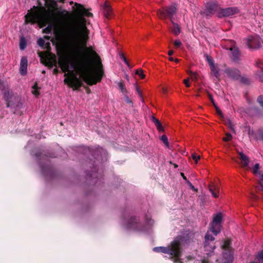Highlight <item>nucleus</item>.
<instances>
[{
    "label": "nucleus",
    "instance_id": "72a5a7b5",
    "mask_svg": "<svg viewBox=\"0 0 263 263\" xmlns=\"http://www.w3.org/2000/svg\"><path fill=\"white\" fill-rule=\"evenodd\" d=\"M37 44L40 46L43 47L45 44V41L42 38H40L37 40Z\"/></svg>",
    "mask_w": 263,
    "mask_h": 263
},
{
    "label": "nucleus",
    "instance_id": "a19ab883",
    "mask_svg": "<svg viewBox=\"0 0 263 263\" xmlns=\"http://www.w3.org/2000/svg\"><path fill=\"white\" fill-rule=\"evenodd\" d=\"M156 126H157V128L158 130H159V131H163V128L162 126L161 123L160 124V126L157 125Z\"/></svg>",
    "mask_w": 263,
    "mask_h": 263
},
{
    "label": "nucleus",
    "instance_id": "473e14b6",
    "mask_svg": "<svg viewBox=\"0 0 263 263\" xmlns=\"http://www.w3.org/2000/svg\"><path fill=\"white\" fill-rule=\"evenodd\" d=\"M136 74H138L141 78H144V74H143V71L142 69L137 70Z\"/></svg>",
    "mask_w": 263,
    "mask_h": 263
},
{
    "label": "nucleus",
    "instance_id": "aec40b11",
    "mask_svg": "<svg viewBox=\"0 0 263 263\" xmlns=\"http://www.w3.org/2000/svg\"><path fill=\"white\" fill-rule=\"evenodd\" d=\"M210 69L212 73L214 74V76L216 78H218L219 77V69L217 65H212V66L210 67Z\"/></svg>",
    "mask_w": 263,
    "mask_h": 263
},
{
    "label": "nucleus",
    "instance_id": "13d9d810",
    "mask_svg": "<svg viewBox=\"0 0 263 263\" xmlns=\"http://www.w3.org/2000/svg\"><path fill=\"white\" fill-rule=\"evenodd\" d=\"M253 197L254 199H257V197L255 195H253Z\"/></svg>",
    "mask_w": 263,
    "mask_h": 263
},
{
    "label": "nucleus",
    "instance_id": "4be33fe9",
    "mask_svg": "<svg viewBox=\"0 0 263 263\" xmlns=\"http://www.w3.org/2000/svg\"><path fill=\"white\" fill-rule=\"evenodd\" d=\"M26 46V42L24 37H22L20 40V47L21 50H24Z\"/></svg>",
    "mask_w": 263,
    "mask_h": 263
},
{
    "label": "nucleus",
    "instance_id": "bf43d9fd",
    "mask_svg": "<svg viewBox=\"0 0 263 263\" xmlns=\"http://www.w3.org/2000/svg\"><path fill=\"white\" fill-rule=\"evenodd\" d=\"M126 79L128 81L129 80V78L127 76H126Z\"/></svg>",
    "mask_w": 263,
    "mask_h": 263
},
{
    "label": "nucleus",
    "instance_id": "2eb2a0df",
    "mask_svg": "<svg viewBox=\"0 0 263 263\" xmlns=\"http://www.w3.org/2000/svg\"><path fill=\"white\" fill-rule=\"evenodd\" d=\"M240 159L241 160L242 166L243 167H248L250 160L249 158L242 153H239Z\"/></svg>",
    "mask_w": 263,
    "mask_h": 263
},
{
    "label": "nucleus",
    "instance_id": "412c9836",
    "mask_svg": "<svg viewBox=\"0 0 263 263\" xmlns=\"http://www.w3.org/2000/svg\"><path fill=\"white\" fill-rule=\"evenodd\" d=\"M209 191L211 193L212 196L215 198L218 197V193L219 192V189L215 186L213 188L212 187H209Z\"/></svg>",
    "mask_w": 263,
    "mask_h": 263
},
{
    "label": "nucleus",
    "instance_id": "f704fd0d",
    "mask_svg": "<svg viewBox=\"0 0 263 263\" xmlns=\"http://www.w3.org/2000/svg\"><path fill=\"white\" fill-rule=\"evenodd\" d=\"M192 157L193 159L194 160L196 163H197L198 160L200 159L199 156H196L195 154H193L192 155Z\"/></svg>",
    "mask_w": 263,
    "mask_h": 263
},
{
    "label": "nucleus",
    "instance_id": "9b49d317",
    "mask_svg": "<svg viewBox=\"0 0 263 263\" xmlns=\"http://www.w3.org/2000/svg\"><path fill=\"white\" fill-rule=\"evenodd\" d=\"M28 66V60L26 57H23L21 58L20 62V72L22 76H25L27 73Z\"/></svg>",
    "mask_w": 263,
    "mask_h": 263
},
{
    "label": "nucleus",
    "instance_id": "423d86ee",
    "mask_svg": "<svg viewBox=\"0 0 263 263\" xmlns=\"http://www.w3.org/2000/svg\"><path fill=\"white\" fill-rule=\"evenodd\" d=\"M244 43L250 49H257L261 46L262 41L258 35H254L245 39Z\"/></svg>",
    "mask_w": 263,
    "mask_h": 263
},
{
    "label": "nucleus",
    "instance_id": "f03ea898",
    "mask_svg": "<svg viewBox=\"0 0 263 263\" xmlns=\"http://www.w3.org/2000/svg\"><path fill=\"white\" fill-rule=\"evenodd\" d=\"M98 57L92 47L86 48L85 54L76 62L70 56L61 55L58 63L65 72L64 83L75 90L81 87L82 80L89 85L100 82L103 73L102 64L97 61L96 67L93 65V60Z\"/></svg>",
    "mask_w": 263,
    "mask_h": 263
},
{
    "label": "nucleus",
    "instance_id": "6e6552de",
    "mask_svg": "<svg viewBox=\"0 0 263 263\" xmlns=\"http://www.w3.org/2000/svg\"><path fill=\"white\" fill-rule=\"evenodd\" d=\"M222 218V214L221 213L217 214L213 217V221L211 224L210 231L215 235H217L220 232Z\"/></svg>",
    "mask_w": 263,
    "mask_h": 263
},
{
    "label": "nucleus",
    "instance_id": "680f3d73",
    "mask_svg": "<svg viewBox=\"0 0 263 263\" xmlns=\"http://www.w3.org/2000/svg\"><path fill=\"white\" fill-rule=\"evenodd\" d=\"M261 190H263V185H261Z\"/></svg>",
    "mask_w": 263,
    "mask_h": 263
},
{
    "label": "nucleus",
    "instance_id": "37998d69",
    "mask_svg": "<svg viewBox=\"0 0 263 263\" xmlns=\"http://www.w3.org/2000/svg\"><path fill=\"white\" fill-rule=\"evenodd\" d=\"M191 79H192V80H196V79H197L196 74L195 73H194V74H193L192 76H191Z\"/></svg>",
    "mask_w": 263,
    "mask_h": 263
},
{
    "label": "nucleus",
    "instance_id": "9d476101",
    "mask_svg": "<svg viewBox=\"0 0 263 263\" xmlns=\"http://www.w3.org/2000/svg\"><path fill=\"white\" fill-rule=\"evenodd\" d=\"M239 12V10L236 7H229L225 9L220 8L218 11V16L219 17H228Z\"/></svg>",
    "mask_w": 263,
    "mask_h": 263
},
{
    "label": "nucleus",
    "instance_id": "a18cd8bd",
    "mask_svg": "<svg viewBox=\"0 0 263 263\" xmlns=\"http://www.w3.org/2000/svg\"><path fill=\"white\" fill-rule=\"evenodd\" d=\"M124 63L126 64V65L130 68L129 64L128 63V61L126 59H124V61H123Z\"/></svg>",
    "mask_w": 263,
    "mask_h": 263
},
{
    "label": "nucleus",
    "instance_id": "7ed1b4c3",
    "mask_svg": "<svg viewBox=\"0 0 263 263\" xmlns=\"http://www.w3.org/2000/svg\"><path fill=\"white\" fill-rule=\"evenodd\" d=\"M183 241V238L181 236H178L175 239L170 246L155 247L153 248V251L156 252L169 254L172 257H174V262L181 263L180 257L181 256L182 245Z\"/></svg>",
    "mask_w": 263,
    "mask_h": 263
},
{
    "label": "nucleus",
    "instance_id": "58836bf2",
    "mask_svg": "<svg viewBox=\"0 0 263 263\" xmlns=\"http://www.w3.org/2000/svg\"><path fill=\"white\" fill-rule=\"evenodd\" d=\"M187 183L189 184V185L190 186L191 189L194 191H196L197 190L194 187V186L193 185V184L189 181H187Z\"/></svg>",
    "mask_w": 263,
    "mask_h": 263
},
{
    "label": "nucleus",
    "instance_id": "1a4fd4ad",
    "mask_svg": "<svg viewBox=\"0 0 263 263\" xmlns=\"http://www.w3.org/2000/svg\"><path fill=\"white\" fill-rule=\"evenodd\" d=\"M177 11V8L175 5H172L165 9V10H160L159 12V16L161 18H165L166 15L168 16L171 22L174 21V15Z\"/></svg>",
    "mask_w": 263,
    "mask_h": 263
},
{
    "label": "nucleus",
    "instance_id": "ddd939ff",
    "mask_svg": "<svg viewBox=\"0 0 263 263\" xmlns=\"http://www.w3.org/2000/svg\"><path fill=\"white\" fill-rule=\"evenodd\" d=\"M12 92L8 89H4V97L7 102V107H9L11 106L10 99L12 97Z\"/></svg>",
    "mask_w": 263,
    "mask_h": 263
},
{
    "label": "nucleus",
    "instance_id": "cd10ccee",
    "mask_svg": "<svg viewBox=\"0 0 263 263\" xmlns=\"http://www.w3.org/2000/svg\"><path fill=\"white\" fill-rule=\"evenodd\" d=\"M257 101L262 107V109L263 110V97L262 96H259L257 98Z\"/></svg>",
    "mask_w": 263,
    "mask_h": 263
},
{
    "label": "nucleus",
    "instance_id": "79ce46f5",
    "mask_svg": "<svg viewBox=\"0 0 263 263\" xmlns=\"http://www.w3.org/2000/svg\"><path fill=\"white\" fill-rule=\"evenodd\" d=\"M209 98H210V100L211 101L212 103H213V105L214 106V104H216L215 103L213 99V97L211 95H209Z\"/></svg>",
    "mask_w": 263,
    "mask_h": 263
},
{
    "label": "nucleus",
    "instance_id": "09e8293b",
    "mask_svg": "<svg viewBox=\"0 0 263 263\" xmlns=\"http://www.w3.org/2000/svg\"><path fill=\"white\" fill-rule=\"evenodd\" d=\"M182 176L183 177V178L187 182L188 181L186 179V178L184 176V174L183 173L181 174Z\"/></svg>",
    "mask_w": 263,
    "mask_h": 263
},
{
    "label": "nucleus",
    "instance_id": "c9c22d12",
    "mask_svg": "<svg viewBox=\"0 0 263 263\" xmlns=\"http://www.w3.org/2000/svg\"><path fill=\"white\" fill-rule=\"evenodd\" d=\"M152 120V121L155 123V124L156 126L157 125L160 126V124L161 123L160 122V121L157 119H156V118L153 117Z\"/></svg>",
    "mask_w": 263,
    "mask_h": 263
},
{
    "label": "nucleus",
    "instance_id": "f8f14e48",
    "mask_svg": "<svg viewBox=\"0 0 263 263\" xmlns=\"http://www.w3.org/2000/svg\"><path fill=\"white\" fill-rule=\"evenodd\" d=\"M225 72L233 79H238L240 77V71L237 69L228 68L225 70Z\"/></svg>",
    "mask_w": 263,
    "mask_h": 263
},
{
    "label": "nucleus",
    "instance_id": "ea45409f",
    "mask_svg": "<svg viewBox=\"0 0 263 263\" xmlns=\"http://www.w3.org/2000/svg\"><path fill=\"white\" fill-rule=\"evenodd\" d=\"M258 137L262 141H263V131H260L258 133Z\"/></svg>",
    "mask_w": 263,
    "mask_h": 263
},
{
    "label": "nucleus",
    "instance_id": "a211bd4d",
    "mask_svg": "<svg viewBox=\"0 0 263 263\" xmlns=\"http://www.w3.org/2000/svg\"><path fill=\"white\" fill-rule=\"evenodd\" d=\"M112 13L111 9L110 6L107 4L105 3L104 7V13L106 17H109Z\"/></svg>",
    "mask_w": 263,
    "mask_h": 263
},
{
    "label": "nucleus",
    "instance_id": "2f4dec72",
    "mask_svg": "<svg viewBox=\"0 0 263 263\" xmlns=\"http://www.w3.org/2000/svg\"><path fill=\"white\" fill-rule=\"evenodd\" d=\"M214 107L216 109L217 114L218 115H219L220 117L223 118V114H222L221 111L220 110V109L218 107V106L216 104H214Z\"/></svg>",
    "mask_w": 263,
    "mask_h": 263
},
{
    "label": "nucleus",
    "instance_id": "e433bc0d",
    "mask_svg": "<svg viewBox=\"0 0 263 263\" xmlns=\"http://www.w3.org/2000/svg\"><path fill=\"white\" fill-rule=\"evenodd\" d=\"M174 45L176 47H179L182 45V43L179 40H176L174 42Z\"/></svg>",
    "mask_w": 263,
    "mask_h": 263
},
{
    "label": "nucleus",
    "instance_id": "603ef678",
    "mask_svg": "<svg viewBox=\"0 0 263 263\" xmlns=\"http://www.w3.org/2000/svg\"><path fill=\"white\" fill-rule=\"evenodd\" d=\"M174 61L176 63L178 62H179V60L178 59H174Z\"/></svg>",
    "mask_w": 263,
    "mask_h": 263
},
{
    "label": "nucleus",
    "instance_id": "5fc2aeb1",
    "mask_svg": "<svg viewBox=\"0 0 263 263\" xmlns=\"http://www.w3.org/2000/svg\"><path fill=\"white\" fill-rule=\"evenodd\" d=\"M58 70L57 69H54V72L55 73H57L58 72Z\"/></svg>",
    "mask_w": 263,
    "mask_h": 263
},
{
    "label": "nucleus",
    "instance_id": "de8ad7c7",
    "mask_svg": "<svg viewBox=\"0 0 263 263\" xmlns=\"http://www.w3.org/2000/svg\"><path fill=\"white\" fill-rule=\"evenodd\" d=\"M174 53V51L173 50H170L168 52L169 55H172Z\"/></svg>",
    "mask_w": 263,
    "mask_h": 263
},
{
    "label": "nucleus",
    "instance_id": "7c9ffc66",
    "mask_svg": "<svg viewBox=\"0 0 263 263\" xmlns=\"http://www.w3.org/2000/svg\"><path fill=\"white\" fill-rule=\"evenodd\" d=\"M32 93L35 96H37L39 95V92L37 90L36 85H34L32 87Z\"/></svg>",
    "mask_w": 263,
    "mask_h": 263
},
{
    "label": "nucleus",
    "instance_id": "c756f323",
    "mask_svg": "<svg viewBox=\"0 0 263 263\" xmlns=\"http://www.w3.org/2000/svg\"><path fill=\"white\" fill-rule=\"evenodd\" d=\"M232 138V136L231 134L227 133L226 134V137H224L222 138V140L224 141H229L231 140Z\"/></svg>",
    "mask_w": 263,
    "mask_h": 263
},
{
    "label": "nucleus",
    "instance_id": "4d7b16f0",
    "mask_svg": "<svg viewBox=\"0 0 263 263\" xmlns=\"http://www.w3.org/2000/svg\"><path fill=\"white\" fill-rule=\"evenodd\" d=\"M163 91L164 92H165H165H166V89H165L163 88Z\"/></svg>",
    "mask_w": 263,
    "mask_h": 263
},
{
    "label": "nucleus",
    "instance_id": "c85d7f7f",
    "mask_svg": "<svg viewBox=\"0 0 263 263\" xmlns=\"http://www.w3.org/2000/svg\"><path fill=\"white\" fill-rule=\"evenodd\" d=\"M161 140L163 142V143H164V144L165 145H166V146L168 145L167 138L165 135H162L161 137Z\"/></svg>",
    "mask_w": 263,
    "mask_h": 263
},
{
    "label": "nucleus",
    "instance_id": "f3484780",
    "mask_svg": "<svg viewBox=\"0 0 263 263\" xmlns=\"http://www.w3.org/2000/svg\"><path fill=\"white\" fill-rule=\"evenodd\" d=\"M256 65L260 69L259 72L256 73V74L258 76L260 80L263 81V64L260 62H256Z\"/></svg>",
    "mask_w": 263,
    "mask_h": 263
},
{
    "label": "nucleus",
    "instance_id": "5701e85b",
    "mask_svg": "<svg viewBox=\"0 0 263 263\" xmlns=\"http://www.w3.org/2000/svg\"><path fill=\"white\" fill-rule=\"evenodd\" d=\"M214 237L209 233H207L205 236V242H212L214 240Z\"/></svg>",
    "mask_w": 263,
    "mask_h": 263
},
{
    "label": "nucleus",
    "instance_id": "bb28decb",
    "mask_svg": "<svg viewBox=\"0 0 263 263\" xmlns=\"http://www.w3.org/2000/svg\"><path fill=\"white\" fill-rule=\"evenodd\" d=\"M118 86L119 87V88H120L121 91L122 93H125L126 92V90L124 87V85L122 82H119L118 83Z\"/></svg>",
    "mask_w": 263,
    "mask_h": 263
},
{
    "label": "nucleus",
    "instance_id": "6e6d98bb",
    "mask_svg": "<svg viewBox=\"0 0 263 263\" xmlns=\"http://www.w3.org/2000/svg\"><path fill=\"white\" fill-rule=\"evenodd\" d=\"M261 179L263 180V174L261 175Z\"/></svg>",
    "mask_w": 263,
    "mask_h": 263
},
{
    "label": "nucleus",
    "instance_id": "c03bdc74",
    "mask_svg": "<svg viewBox=\"0 0 263 263\" xmlns=\"http://www.w3.org/2000/svg\"><path fill=\"white\" fill-rule=\"evenodd\" d=\"M136 91H137V93H138L139 96L140 97H142V96H141V92L140 91L139 89L137 87H136Z\"/></svg>",
    "mask_w": 263,
    "mask_h": 263
},
{
    "label": "nucleus",
    "instance_id": "4c0bfd02",
    "mask_svg": "<svg viewBox=\"0 0 263 263\" xmlns=\"http://www.w3.org/2000/svg\"><path fill=\"white\" fill-rule=\"evenodd\" d=\"M183 82L186 87H190V84L189 83V79L187 78L183 81Z\"/></svg>",
    "mask_w": 263,
    "mask_h": 263
},
{
    "label": "nucleus",
    "instance_id": "6ab92c4d",
    "mask_svg": "<svg viewBox=\"0 0 263 263\" xmlns=\"http://www.w3.org/2000/svg\"><path fill=\"white\" fill-rule=\"evenodd\" d=\"M171 22L173 24V27L172 28V31L175 35H178L180 33V27L179 26V25L177 24H176L174 22V21H173V22Z\"/></svg>",
    "mask_w": 263,
    "mask_h": 263
},
{
    "label": "nucleus",
    "instance_id": "49530a36",
    "mask_svg": "<svg viewBox=\"0 0 263 263\" xmlns=\"http://www.w3.org/2000/svg\"><path fill=\"white\" fill-rule=\"evenodd\" d=\"M187 73L191 76H192L193 74H194L195 73L192 71L189 70L187 71Z\"/></svg>",
    "mask_w": 263,
    "mask_h": 263
},
{
    "label": "nucleus",
    "instance_id": "0eeeda50",
    "mask_svg": "<svg viewBox=\"0 0 263 263\" xmlns=\"http://www.w3.org/2000/svg\"><path fill=\"white\" fill-rule=\"evenodd\" d=\"M220 9L216 2H210L207 3L205 9L201 12V13L206 16H211L213 14L217 13L218 14L219 10Z\"/></svg>",
    "mask_w": 263,
    "mask_h": 263
},
{
    "label": "nucleus",
    "instance_id": "393cba45",
    "mask_svg": "<svg viewBox=\"0 0 263 263\" xmlns=\"http://www.w3.org/2000/svg\"><path fill=\"white\" fill-rule=\"evenodd\" d=\"M206 60L209 64L210 67L212 66V65H215L214 64L213 59L211 57L206 55Z\"/></svg>",
    "mask_w": 263,
    "mask_h": 263
},
{
    "label": "nucleus",
    "instance_id": "a878e982",
    "mask_svg": "<svg viewBox=\"0 0 263 263\" xmlns=\"http://www.w3.org/2000/svg\"><path fill=\"white\" fill-rule=\"evenodd\" d=\"M260 168V166L258 163H256L252 168L253 173L254 174H257L258 173V171Z\"/></svg>",
    "mask_w": 263,
    "mask_h": 263
},
{
    "label": "nucleus",
    "instance_id": "3c124183",
    "mask_svg": "<svg viewBox=\"0 0 263 263\" xmlns=\"http://www.w3.org/2000/svg\"><path fill=\"white\" fill-rule=\"evenodd\" d=\"M169 60L171 61H174V59L173 58H172V57H170L169 58Z\"/></svg>",
    "mask_w": 263,
    "mask_h": 263
},
{
    "label": "nucleus",
    "instance_id": "39448f33",
    "mask_svg": "<svg viewBox=\"0 0 263 263\" xmlns=\"http://www.w3.org/2000/svg\"><path fill=\"white\" fill-rule=\"evenodd\" d=\"M222 249L226 251L223 253V257L220 260H217L218 263H232L233 261V256L230 249V241L228 239L224 240L222 245ZM201 263H209L206 260H203Z\"/></svg>",
    "mask_w": 263,
    "mask_h": 263
},
{
    "label": "nucleus",
    "instance_id": "8fccbe9b",
    "mask_svg": "<svg viewBox=\"0 0 263 263\" xmlns=\"http://www.w3.org/2000/svg\"><path fill=\"white\" fill-rule=\"evenodd\" d=\"M126 101L127 103H130L131 101L129 100V98L128 97H126Z\"/></svg>",
    "mask_w": 263,
    "mask_h": 263
},
{
    "label": "nucleus",
    "instance_id": "20e7f679",
    "mask_svg": "<svg viewBox=\"0 0 263 263\" xmlns=\"http://www.w3.org/2000/svg\"><path fill=\"white\" fill-rule=\"evenodd\" d=\"M145 220L147 222V226L141 227V224L139 222V219L136 217H132L128 221L124 222V225L125 228L128 230H132L138 232H147L154 222L148 216H146Z\"/></svg>",
    "mask_w": 263,
    "mask_h": 263
},
{
    "label": "nucleus",
    "instance_id": "4468645a",
    "mask_svg": "<svg viewBox=\"0 0 263 263\" xmlns=\"http://www.w3.org/2000/svg\"><path fill=\"white\" fill-rule=\"evenodd\" d=\"M215 248V246L213 243L211 244L210 242H205L204 249L208 256H211L212 255Z\"/></svg>",
    "mask_w": 263,
    "mask_h": 263
},
{
    "label": "nucleus",
    "instance_id": "f257e3e1",
    "mask_svg": "<svg viewBox=\"0 0 263 263\" xmlns=\"http://www.w3.org/2000/svg\"><path fill=\"white\" fill-rule=\"evenodd\" d=\"M57 1L64 2V0H38L40 7H34V9L25 15L26 23H37L41 27L48 26L45 29L46 33L53 30L57 41L63 46L70 45L76 48L84 47L88 39V30L86 20L83 15L90 16L92 13L88 12L82 5L76 4L78 16L76 21V30L72 29L68 25L55 26L57 15Z\"/></svg>",
    "mask_w": 263,
    "mask_h": 263
},
{
    "label": "nucleus",
    "instance_id": "052dcab7",
    "mask_svg": "<svg viewBox=\"0 0 263 263\" xmlns=\"http://www.w3.org/2000/svg\"><path fill=\"white\" fill-rule=\"evenodd\" d=\"M122 54H120V57H121V59H122V58H123V57H122Z\"/></svg>",
    "mask_w": 263,
    "mask_h": 263
},
{
    "label": "nucleus",
    "instance_id": "dca6fc26",
    "mask_svg": "<svg viewBox=\"0 0 263 263\" xmlns=\"http://www.w3.org/2000/svg\"><path fill=\"white\" fill-rule=\"evenodd\" d=\"M230 50L232 52V59L235 61L238 60L240 55L238 48L235 47H233L230 48Z\"/></svg>",
    "mask_w": 263,
    "mask_h": 263
},
{
    "label": "nucleus",
    "instance_id": "864d4df0",
    "mask_svg": "<svg viewBox=\"0 0 263 263\" xmlns=\"http://www.w3.org/2000/svg\"><path fill=\"white\" fill-rule=\"evenodd\" d=\"M122 57H123V58L122 59L123 61H124V59H126L125 57L124 56L123 54H122Z\"/></svg>",
    "mask_w": 263,
    "mask_h": 263
},
{
    "label": "nucleus",
    "instance_id": "b1692460",
    "mask_svg": "<svg viewBox=\"0 0 263 263\" xmlns=\"http://www.w3.org/2000/svg\"><path fill=\"white\" fill-rule=\"evenodd\" d=\"M225 124L230 128L233 132H234V125L231 121L228 119L225 121Z\"/></svg>",
    "mask_w": 263,
    "mask_h": 263
}]
</instances>
